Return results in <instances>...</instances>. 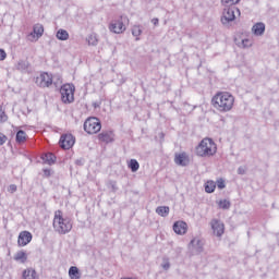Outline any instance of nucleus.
<instances>
[{
  "label": "nucleus",
  "instance_id": "nucleus-31",
  "mask_svg": "<svg viewBox=\"0 0 279 279\" xmlns=\"http://www.w3.org/2000/svg\"><path fill=\"white\" fill-rule=\"evenodd\" d=\"M241 0H221V3L223 5H236V3H240Z\"/></svg>",
  "mask_w": 279,
  "mask_h": 279
},
{
  "label": "nucleus",
  "instance_id": "nucleus-25",
  "mask_svg": "<svg viewBox=\"0 0 279 279\" xmlns=\"http://www.w3.org/2000/svg\"><path fill=\"white\" fill-rule=\"evenodd\" d=\"M129 169H131L132 173H136V171L141 169V165L136 159H131L129 162Z\"/></svg>",
  "mask_w": 279,
  "mask_h": 279
},
{
  "label": "nucleus",
  "instance_id": "nucleus-14",
  "mask_svg": "<svg viewBox=\"0 0 279 279\" xmlns=\"http://www.w3.org/2000/svg\"><path fill=\"white\" fill-rule=\"evenodd\" d=\"M102 143H114V133L112 131H104L98 135Z\"/></svg>",
  "mask_w": 279,
  "mask_h": 279
},
{
  "label": "nucleus",
  "instance_id": "nucleus-4",
  "mask_svg": "<svg viewBox=\"0 0 279 279\" xmlns=\"http://www.w3.org/2000/svg\"><path fill=\"white\" fill-rule=\"evenodd\" d=\"M60 94L63 104H73L75 101V86L73 84L62 85Z\"/></svg>",
  "mask_w": 279,
  "mask_h": 279
},
{
  "label": "nucleus",
  "instance_id": "nucleus-6",
  "mask_svg": "<svg viewBox=\"0 0 279 279\" xmlns=\"http://www.w3.org/2000/svg\"><path fill=\"white\" fill-rule=\"evenodd\" d=\"M128 16L122 15L118 20H113L110 25L109 29L113 34H123L125 32V23H128Z\"/></svg>",
  "mask_w": 279,
  "mask_h": 279
},
{
  "label": "nucleus",
  "instance_id": "nucleus-10",
  "mask_svg": "<svg viewBox=\"0 0 279 279\" xmlns=\"http://www.w3.org/2000/svg\"><path fill=\"white\" fill-rule=\"evenodd\" d=\"M32 239H34V236L32 235V232L22 231L20 232L17 238V245L20 247H25V245H29V243H32Z\"/></svg>",
  "mask_w": 279,
  "mask_h": 279
},
{
  "label": "nucleus",
  "instance_id": "nucleus-9",
  "mask_svg": "<svg viewBox=\"0 0 279 279\" xmlns=\"http://www.w3.org/2000/svg\"><path fill=\"white\" fill-rule=\"evenodd\" d=\"M59 144L62 149H71L75 145V137L72 134H63L60 137Z\"/></svg>",
  "mask_w": 279,
  "mask_h": 279
},
{
  "label": "nucleus",
  "instance_id": "nucleus-40",
  "mask_svg": "<svg viewBox=\"0 0 279 279\" xmlns=\"http://www.w3.org/2000/svg\"><path fill=\"white\" fill-rule=\"evenodd\" d=\"M156 210H169V207L167 206H159L156 208Z\"/></svg>",
  "mask_w": 279,
  "mask_h": 279
},
{
  "label": "nucleus",
  "instance_id": "nucleus-11",
  "mask_svg": "<svg viewBox=\"0 0 279 279\" xmlns=\"http://www.w3.org/2000/svg\"><path fill=\"white\" fill-rule=\"evenodd\" d=\"M211 230L216 236H222L226 230L223 222L218 219L211 220Z\"/></svg>",
  "mask_w": 279,
  "mask_h": 279
},
{
  "label": "nucleus",
  "instance_id": "nucleus-27",
  "mask_svg": "<svg viewBox=\"0 0 279 279\" xmlns=\"http://www.w3.org/2000/svg\"><path fill=\"white\" fill-rule=\"evenodd\" d=\"M218 207L221 208L222 210H228V208H230V201H228V199H220L218 202Z\"/></svg>",
  "mask_w": 279,
  "mask_h": 279
},
{
  "label": "nucleus",
  "instance_id": "nucleus-17",
  "mask_svg": "<svg viewBox=\"0 0 279 279\" xmlns=\"http://www.w3.org/2000/svg\"><path fill=\"white\" fill-rule=\"evenodd\" d=\"M252 32L254 36H263V34H265V23L258 22L254 24L252 27Z\"/></svg>",
  "mask_w": 279,
  "mask_h": 279
},
{
  "label": "nucleus",
  "instance_id": "nucleus-7",
  "mask_svg": "<svg viewBox=\"0 0 279 279\" xmlns=\"http://www.w3.org/2000/svg\"><path fill=\"white\" fill-rule=\"evenodd\" d=\"M35 83L39 88H49L53 84V76L47 72H43L36 77Z\"/></svg>",
  "mask_w": 279,
  "mask_h": 279
},
{
  "label": "nucleus",
  "instance_id": "nucleus-37",
  "mask_svg": "<svg viewBox=\"0 0 279 279\" xmlns=\"http://www.w3.org/2000/svg\"><path fill=\"white\" fill-rule=\"evenodd\" d=\"M9 193H16V185L11 184V185L9 186Z\"/></svg>",
  "mask_w": 279,
  "mask_h": 279
},
{
  "label": "nucleus",
  "instance_id": "nucleus-39",
  "mask_svg": "<svg viewBox=\"0 0 279 279\" xmlns=\"http://www.w3.org/2000/svg\"><path fill=\"white\" fill-rule=\"evenodd\" d=\"M238 173H239V175H244L245 169H243V167H240V168L238 169Z\"/></svg>",
  "mask_w": 279,
  "mask_h": 279
},
{
  "label": "nucleus",
  "instance_id": "nucleus-35",
  "mask_svg": "<svg viewBox=\"0 0 279 279\" xmlns=\"http://www.w3.org/2000/svg\"><path fill=\"white\" fill-rule=\"evenodd\" d=\"M159 217H169V210H156Z\"/></svg>",
  "mask_w": 279,
  "mask_h": 279
},
{
  "label": "nucleus",
  "instance_id": "nucleus-33",
  "mask_svg": "<svg viewBox=\"0 0 279 279\" xmlns=\"http://www.w3.org/2000/svg\"><path fill=\"white\" fill-rule=\"evenodd\" d=\"M8 121V116L5 114V111L0 108V123H5Z\"/></svg>",
  "mask_w": 279,
  "mask_h": 279
},
{
  "label": "nucleus",
  "instance_id": "nucleus-16",
  "mask_svg": "<svg viewBox=\"0 0 279 279\" xmlns=\"http://www.w3.org/2000/svg\"><path fill=\"white\" fill-rule=\"evenodd\" d=\"M190 247L195 250V254H202V252H204V243L202 240L192 239L190 241Z\"/></svg>",
  "mask_w": 279,
  "mask_h": 279
},
{
  "label": "nucleus",
  "instance_id": "nucleus-23",
  "mask_svg": "<svg viewBox=\"0 0 279 279\" xmlns=\"http://www.w3.org/2000/svg\"><path fill=\"white\" fill-rule=\"evenodd\" d=\"M56 37L58 38V40H69V32H66V29L60 28L57 32Z\"/></svg>",
  "mask_w": 279,
  "mask_h": 279
},
{
  "label": "nucleus",
  "instance_id": "nucleus-38",
  "mask_svg": "<svg viewBox=\"0 0 279 279\" xmlns=\"http://www.w3.org/2000/svg\"><path fill=\"white\" fill-rule=\"evenodd\" d=\"M44 175H45L46 178H49V177L51 175V170H49V169H44Z\"/></svg>",
  "mask_w": 279,
  "mask_h": 279
},
{
  "label": "nucleus",
  "instance_id": "nucleus-41",
  "mask_svg": "<svg viewBox=\"0 0 279 279\" xmlns=\"http://www.w3.org/2000/svg\"><path fill=\"white\" fill-rule=\"evenodd\" d=\"M151 23H153L154 25H158V23H159L158 17L153 19V20H151Z\"/></svg>",
  "mask_w": 279,
  "mask_h": 279
},
{
  "label": "nucleus",
  "instance_id": "nucleus-28",
  "mask_svg": "<svg viewBox=\"0 0 279 279\" xmlns=\"http://www.w3.org/2000/svg\"><path fill=\"white\" fill-rule=\"evenodd\" d=\"M235 45H238V47H242L243 49L252 47V44H250V39H242L241 41H236L235 39Z\"/></svg>",
  "mask_w": 279,
  "mask_h": 279
},
{
  "label": "nucleus",
  "instance_id": "nucleus-3",
  "mask_svg": "<svg viewBox=\"0 0 279 279\" xmlns=\"http://www.w3.org/2000/svg\"><path fill=\"white\" fill-rule=\"evenodd\" d=\"M217 151V145L210 138H204L196 147V154L202 158L213 156Z\"/></svg>",
  "mask_w": 279,
  "mask_h": 279
},
{
  "label": "nucleus",
  "instance_id": "nucleus-13",
  "mask_svg": "<svg viewBox=\"0 0 279 279\" xmlns=\"http://www.w3.org/2000/svg\"><path fill=\"white\" fill-rule=\"evenodd\" d=\"M174 162L179 167H189V156H186V153L175 154Z\"/></svg>",
  "mask_w": 279,
  "mask_h": 279
},
{
  "label": "nucleus",
  "instance_id": "nucleus-12",
  "mask_svg": "<svg viewBox=\"0 0 279 279\" xmlns=\"http://www.w3.org/2000/svg\"><path fill=\"white\" fill-rule=\"evenodd\" d=\"M172 228L175 234H186L189 230V225H186V222H184L183 220H178L173 223Z\"/></svg>",
  "mask_w": 279,
  "mask_h": 279
},
{
  "label": "nucleus",
  "instance_id": "nucleus-36",
  "mask_svg": "<svg viewBox=\"0 0 279 279\" xmlns=\"http://www.w3.org/2000/svg\"><path fill=\"white\" fill-rule=\"evenodd\" d=\"M8 58V53H5V50L0 49V61L5 60Z\"/></svg>",
  "mask_w": 279,
  "mask_h": 279
},
{
  "label": "nucleus",
  "instance_id": "nucleus-5",
  "mask_svg": "<svg viewBox=\"0 0 279 279\" xmlns=\"http://www.w3.org/2000/svg\"><path fill=\"white\" fill-rule=\"evenodd\" d=\"M84 130L87 134H97V132H101V121L95 117L88 118L84 122Z\"/></svg>",
  "mask_w": 279,
  "mask_h": 279
},
{
  "label": "nucleus",
  "instance_id": "nucleus-2",
  "mask_svg": "<svg viewBox=\"0 0 279 279\" xmlns=\"http://www.w3.org/2000/svg\"><path fill=\"white\" fill-rule=\"evenodd\" d=\"M53 227L59 234H66L73 230V223H71V218L64 217L62 210H57L54 213Z\"/></svg>",
  "mask_w": 279,
  "mask_h": 279
},
{
  "label": "nucleus",
  "instance_id": "nucleus-26",
  "mask_svg": "<svg viewBox=\"0 0 279 279\" xmlns=\"http://www.w3.org/2000/svg\"><path fill=\"white\" fill-rule=\"evenodd\" d=\"M17 71H27L29 69V62L25 60H21L16 65Z\"/></svg>",
  "mask_w": 279,
  "mask_h": 279
},
{
  "label": "nucleus",
  "instance_id": "nucleus-34",
  "mask_svg": "<svg viewBox=\"0 0 279 279\" xmlns=\"http://www.w3.org/2000/svg\"><path fill=\"white\" fill-rule=\"evenodd\" d=\"M5 143H8V136H5L3 133H0V147L5 145Z\"/></svg>",
  "mask_w": 279,
  "mask_h": 279
},
{
  "label": "nucleus",
  "instance_id": "nucleus-8",
  "mask_svg": "<svg viewBox=\"0 0 279 279\" xmlns=\"http://www.w3.org/2000/svg\"><path fill=\"white\" fill-rule=\"evenodd\" d=\"M234 10L238 12L239 15H241V10H239L236 8L225 9L223 15L221 17L222 25L228 26V25H230V23H232V21H234L236 19V15L234 14Z\"/></svg>",
  "mask_w": 279,
  "mask_h": 279
},
{
  "label": "nucleus",
  "instance_id": "nucleus-1",
  "mask_svg": "<svg viewBox=\"0 0 279 279\" xmlns=\"http://www.w3.org/2000/svg\"><path fill=\"white\" fill-rule=\"evenodd\" d=\"M211 102L219 112H230L234 106V96L228 92H220L213 97Z\"/></svg>",
  "mask_w": 279,
  "mask_h": 279
},
{
  "label": "nucleus",
  "instance_id": "nucleus-18",
  "mask_svg": "<svg viewBox=\"0 0 279 279\" xmlns=\"http://www.w3.org/2000/svg\"><path fill=\"white\" fill-rule=\"evenodd\" d=\"M45 165H56V155L53 153H47L41 156Z\"/></svg>",
  "mask_w": 279,
  "mask_h": 279
},
{
  "label": "nucleus",
  "instance_id": "nucleus-32",
  "mask_svg": "<svg viewBox=\"0 0 279 279\" xmlns=\"http://www.w3.org/2000/svg\"><path fill=\"white\" fill-rule=\"evenodd\" d=\"M216 186H217L220 191H223V189H226V181H223V179L217 180Z\"/></svg>",
  "mask_w": 279,
  "mask_h": 279
},
{
  "label": "nucleus",
  "instance_id": "nucleus-22",
  "mask_svg": "<svg viewBox=\"0 0 279 279\" xmlns=\"http://www.w3.org/2000/svg\"><path fill=\"white\" fill-rule=\"evenodd\" d=\"M86 41L88 43V45H90L92 47H97L98 43H99V38L97 37V34L93 33L90 34L87 38Z\"/></svg>",
  "mask_w": 279,
  "mask_h": 279
},
{
  "label": "nucleus",
  "instance_id": "nucleus-15",
  "mask_svg": "<svg viewBox=\"0 0 279 279\" xmlns=\"http://www.w3.org/2000/svg\"><path fill=\"white\" fill-rule=\"evenodd\" d=\"M43 34H45V27L43 24H35L33 27V33H31L29 36L38 40V38L43 37Z\"/></svg>",
  "mask_w": 279,
  "mask_h": 279
},
{
  "label": "nucleus",
  "instance_id": "nucleus-19",
  "mask_svg": "<svg viewBox=\"0 0 279 279\" xmlns=\"http://www.w3.org/2000/svg\"><path fill=\"white\" fill-rule=\"evenodd\" d=\"M69 276L71 279H80L82 278V272L77 266H71L69 269Z\"/></svg>",
  "mask_w": 279,
  "mask_h": 279
},
{
  "label": "nucleus",
  "instance_id": "nucleus-29",
  "mask_svg": "<svg viewBox=\"0 0 279 279\" xmlns=\"http://www.w3.org/2000/svg\"><path fill=\"white\" fill-rule=\"evenodd\" d=\"M141 34H143L141 26H133L132 35L135 36L136 40H138V36H141Z\"/></svg>",
  "mask_w": 279,
  "mask_h": 279
},
{
  "label": "nucleus",
  "instance_id": "nucleus-30",
  "mask_svg": "<svg viewBox=\"0 0 279 279\" xmlns=\"http://www.w3.org/2000/svg\"><path fill=\"white\" fill-rule=\"evenodd\" d=\"M162 260H163L161 264L162 269H165V271H169V269L171 268V263H169V258L163 257Z\"/></svg>",
  "mask_w": 279,
  "mask_h": 279
},
{
  "label": "nucleus",
  "instance_id": "nucleus-21",
  "mask_svg": "<svg viewBox=\"0 0 279 279\" xmlns=\"http://www.w3.org/2000/svg\"><path fill=\"white\" fill-rule=\"evenodd\" d=\"M14 260L20 263H27V253L25 251H20L14 255Z\"/></svg>",
  "mask_w": 279,
  "mask_h": 279
},
{
  "label": "nucleus",
  "instance_id": "nucleus-20",
  "mask_svg": "<svg viewBox=\"0 0 279 279\" xmlns=\"http://www.w3.org/2000/svg\"><path fill=\"white\" fill-rule=\"evenodd\" d=\"M15 141L19 143V145H21V143H25V141H27V133H25L23 130H19L15 135Z\"/></svg>",
  "mask_w": 279,
  "mask_h": 279
},
{
  "label": "nucleus",
  "instance_id": "nucleus-24",
  "mask_svg": "<svg viewBox=\"0 0 279 279\" xmlns=\"http://www.w3.org/2000/svg\"><path fill=\"white\" fill-rule=\"evenodd\" d=\"M215 189H217V183L215 181H207L205 183L206 193H215Z\"/></svg>",
  "mask_w": 279,
  "mask_h": 279
}]
</instances>
